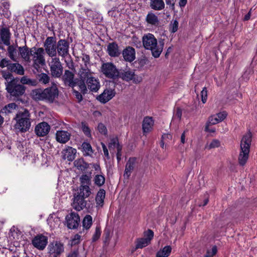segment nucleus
<instances>
[{"mask_svg":"<svg viewBox=\"0 0 257 257\" xmlns=\"http://www.w3.org/2000/svg\"><path fill=\"white\" fill-rule=\"evenodd\" d=\"M33 99L36 101H44L48 103H53L58 98L59 90L57 85L53 83L51 86L45 89H35L31 93Z\"/></svg>","mask_w":257,"mask_h":257,"instance_id":"f257e3e1","label":"nucleus"},{"mask_svg":"<svg viewBox=\"0 0 257 257\" xmlns=\"http://www.w3.org/2000/svg\"><path fill=\"white\" fill-rule=\"evenodd\" d=\"M142 43L145 49L150 50L154 57L158 58L160 57L164 46L163 40H159L158 42L153 34L147 33L143 36Z\"/></svg>","mask_w":257,"mask_h":257,"instance_id":"f03ea898","label":"nucleus"},{"mask_svg":"<svg viewBox=\"0 0 257 257\" xmlns=\"http://www.w3.org/2000/svg\"><path fill=\"white\" fill-rule=\"evenodd\" d=\"M251 138V133L248 132L242 137L241 140L238 156V164L241 166H244L249 158Z\"/></svg>","mask_w":257,"mask_h":257,"instance_id":"7ed1b4c3","label":"nucleus"},{"mask_svg":"<svg viewBox=\"0 0 257 257\" xmlns=\"http://www.w3.org/2000/svg\"><path fill=\"white\" fill-rule=\"evenodd\" d=\"M6 90L11 96L15 97L19 100V97L25 92L26 87L21 84L19 80L13 79L8 83H6Z\"/></svg>","mask_w":257,"mask_h":257,"instance_id":"20e7f679","label":"nucleus"},{"mask_svg":"<svg viewBox=\"0 0 257 257\" xmlns=\"http://www.w3.org/2000/svg\"><path fill=\"white\" fill-rule=\"evenodd\" d=\"M30 114L28 110H25L23 112H19L17 114L15 119L17 120L16 128L22 132H25L29 130L31 126L30 121Z\"/></svg>","mask_w":257,"mask_h":257,"instance_id":"39448f33","label":"nucleus"},{"mask_svg":"<svg viewBox=\"0 0 257 257\" xmlns=\"http://www.w3.org/2000/svg\"><path fill=\"white\" fill-rule=\"evenodd\" d=\"M100 71L107 78L115 80L119 78V71L111 62L102 63L100 67Z\"/></svg>","mask_w":257,"mask_h":257,"instance_id":"423d86ee","label":"nucleus"},{"mask_svg":"<svg viewBox=\"0 0 257 257\" xmlns=\"http://www.w3.org/2000/svg\"><path fill=\"white\" fill-rule=\"evenodd\" d=\"M32 60L33 61V66L37 69L40 66H43L45 64V59L44 58V49L43 48L33 47L32 50Z\"/></svg>","mask_w":257,"mask_h":257,"instance_id":"0eeeda50","label":"nucleus"},{"mask_svg":"<svg viewBox=\"0 0 257 257\" xmlns=\"http://www.w3.org/2000/svg\"><path fill=\"white\" fill-rule=\"evenodd\" d=\"M44 51L49 57H53L57 55V42L55 38L48 37L44 43Z\"/></svg>","mask_w":257,"mask_h":257,"instance_id":"6e6552de","label":"nucleus"},{"mask_svg":"<svg viewBox=\"0 0 257 257\" xmlns=\"http://www.w3.org/2000/svg\"><path fill=\"white\" fill-rule=\"evenodd\" d=\"M1 67H7L9 71L18 75H22L24 74V69L22 65L18 63H11L10 61L6 58L2 60Z\"/></svg>","mask_w":257,"mask_h":257,"instance_id":"1a4fd4ad","label":"nucleus"},{"mask_svg":"<svg viewBox=\"0 0 257 257\" xmlns=\"http://www.w3.org/2000/svg\"><path fill=\"white\" fill-rule=\"evenodd\" d=\"M51 75L55 78L60 77L63 73V67L58 58H54L49 63Z\"/></svg>","mask_w":257,"mask_h":257,"instance_id":"9d476101","label":"nucleus"},{"mask_svg":"<svg viewBox=\"0 0 257 257\" xmlns=\"http://www.w3.org/2000/svg\"><path fill=\"white\" fill-rule=\"evenodd\" d=\"M80 221L79 215L74 212H71L65 217V222L69 229L76 228L79 224Z\"/></svg>","mask_w":257,"mask_h":257,"instance_id":"9b49d317","label":"nucleus"},{"mask_svg":"<svg viewBox=\"0 0 257 257\" xmlns=\"http://www.w3.org/2000/svg\"><path fill=\"white\" fill-rule=\"evenodd\" d=\"M48 253L52 257H57L64 251L63 244L59 241L50 242L48 246Z\"/></svg>","mask_w":257,"mask_h":257,"instance_id":"f8f14e48","label":"nucleus"},{"mask_svg":"<svg viewBox=\"0 0 257 257\" xmlns=\"http://www.w3.org/2000/svg\"><path fill=\"white\" fill-rule=\"evenodd\" d=\"M69 44L65 39H60L57 42V54L65 58L69 55Z\"/></svg>","mask_w":257,"mask_h":257,"instance_id":"ddd939ff","label":"nucleus"},{"mask_svg":"<svg viewBox=\"0 0 257 257\" xmlns=\"http://www.w3.org/2000/svg\"><path fill=\"white\" fill-rule=\"evenodd\" d=\"M33 245L39 250H43L48 243V237L42 234H37L32 240Z\"/></svg>","mask_w":257,"mask_h":257,"instance_id":"4468645a","label":"nucleus"},{"mask_svg":"<svg viewBox=\"0 0 257 257\" xmlns=\"http://www.w3.org/2000/svg\"><path fill=\"white\" fill-rule=\"evenodd\" d=\"M50 130V126L45 121L38 123L35 127V132L39 137H44L46 136Z\"/></svg>","mask_w":257,"mask_h":257,"instance_id":"2eb2a0df","label":"nucleus"},{"mask_svg":"<svg viewBox=\"0 0 257 257\" xmlns=\"http://www.w3.org/2000/svg\"><path fill=\"white\" fill-rule=\"evenodd\" d=\"M83 197L78 194L74 195L73 201L72 204L73 208L77 211L82 210L85 206L86 202Z\"/></svg>","mask_w":257,"mask_h":257,"instance_id":"dca6fc26","label":"nucleus"},{"mask_svg":"<svg viewBox=\"0 0 257 257\" xmlns=\"http://www.w3.org/2000/svg\"><path fill=\"white\" fill-rule=\"evenodd\" d=\"M62 78L66 86L73 88L76 85V82L74 79V74L69 70H66L65 71Z\"/></svg>","mask_w":257,"mask_h":257,"instance_id":"f3484780","label":"nucleus"},{"mask_svg":"<svg viewBox=\"0 0 257 257\" xmlns=\"http://www.w3.org/2000/svg\"><path fill=\"white\" fill-rule=\"evenodd\" d=\"M122 54L125 61L132 62L136 59V51L132 47H126L122 51Z\"/></svg>","mask_w":257,"mask_h":257,"instance_id":"a211bd4d","label":"nucleus"},{"mask_svg":"<svg viewBox=\"0 0 257 257\" xmlns=\"http://www.w3.org/2000/svg\"><path fill=\"white\" fill-rule=\"evenodd\" d=\"M115 94L114 89H105L102 93L100 94L97 99L101 103H105L112 98Z\"/></svg>","mask_w":257,"mask_h":257,"instance_id":"6ab92c4d","label":"nucleus"},{"mask_svg":"<svg viewBox=\"0 0 257 257\" xmlns=\"http://www.w3.org/2000/svg\"><path fill=\"white\" fill-rule=\"evenodd\" d=\"M136 158H130L125 165V170L123 176L125 178L128 179L131 176L133 171L136 166Z\"/></svg>","mask_w":257,"mask_h":257,"instance_id":"aec40b11","label":"nucleus"},{"mask_svg":"<svg viewBox=\"0 0 257 257\" xmlns=\"http://www.w3.org/2000/svg\"><path fill=\"white\" fill-rule=\"evenodd\" d=\"M19 55L27 62H31L30 56L32 53V48L29 49L26 45L23 47H18Z\"/></svg>","mask_w":257,"mask_h":257,"instance_id":"412c9836","label":"nucleus"},{"mask_svg":"<svg viewBox=\"0 0 257 257\" xmlns=\"http://www.w3.org/2000/svg\"><path fill=\"white\" fill-rule=\"evenodd\" d=\"M71 134L65 131H57L56 134V141L61 144H65L70 140Z\"/></svg>","mask_w":257,"mask_h":257,"instance_id":"4be33fe9","label":"nucleus"},{"mask_svg":"<svg viewBox=\"0 0 257 257\" xmlns=\"http://www.w3.org/2000/svg\"><path fill=\"white\" fill-rule=\"evenodd\" d=\"M107 52L110 56L113 57H118L121 53V51L116 42H111L108 44Z\"/></svg>","mask_w":257,"mask_h":257,"instance_id":"5701e85b","label":"nucleus"},{"mask_svg":"<svg viewBox=\"0 0 257 257\" xmlns=\"http://www.w3.org/2000/svg\"><path fill=\"white\" fill-rule=\"evenodd\" d=\"M76 150L71 147H68L62 152L63 158L69 161L74 160L76 156Z\"/></svg>","mask_w":257,"mask_h":257,"instance_id":"b1692460","label":"nucleus"},{"mask_svg":"<svg viewBox=\"0 0 257 257\" xmlns=\"http://www.w3.org/2000/svg\"><path fill=\"white\" fill-rule=\"evenodd\" d=\"M79 75L80 80L86 81L89 80L93 77V73L91 72L90 70L88 67H82L79 71Z\"/></svg>","mask_w":257,"mask_h":257,"instance_id":"393cba45","label":"nucleus"},{"mask_svg":"<svg viewBox=\"0 0 257 257\" xmlns=\"http://www.w3.org/2000/svg\"><path fill=\"white\" fill-rule=\"evenodd\" d=\"M86 83L88 88L92 92H97L100 88V85L99 80L94 77L86 81Z\"/></svg>","mask_w":257,"mask_h":257,"instance_id":"a878e982","label":"nucleus"},{"mask_svg":"<svg viewBox=\"0 0 257 257\" xmlns=\"http://www.w3.org/2000/svg\"><path fill=\"white\" fill-rule=\"evenodd\" d=\"M145 20L148 25L152 26L157 27L160 24V21L158 16L153 12H149L146 16Z\"/></svg>","mask_w":257,"mask_h":257,"instance_id":"bb28decb","label":"nucleus"},{"mask_svg":"<svg viewBox=\"0 0 257 257\" xmlns=\"http://www.w3.org/2000/svg\"><path fill=\"white\" fill-rule=\"evenodd\" d=\"M154 121L152 117H145L144 118L142 123V128L144 134L148 133L151 132L153 128Z\"/></svg>","mask_w":257,"mask_h":257,"instance_id":"cd10ccee","label":"nucleus"},{"mask_svg":"<svg viewBox=\"0 0 257 257\" xmlns=\"http://www.w3.org/2000/svg\"><path fill=\"white\" fill-rule=\"evenodd\" d=\"M135 74L134 71L131 70H122L119 71V77L121 78L123 80L129 81L133 80L134 82H136L135 80Z\"/></svg>","mask_w":257,"mask_h":257,"instance_id":"c85d7f7f","label":"nucleus"},{"mask_svg":"<svg viewBox=\"0 0 257 257\" xmlns=\"http://www.w3.org/2000/svg\"><path fill=\"white\" fill-rule=\"evenodd\" d=\"M8 55L11 60L13 61H17L18 58L19 50L17 49L18 46H15L14 45H8Z\"/></svg>","mask_w":257,"mask_h":257,"instance_id":"c756f323","label":"nucleus"},{"mask_svg":"<svg viewBox=\"0 0 257 257\" xmlns=\"http://www.w3.org/2000/svg\"><path fill=\"white\" fill-rule=\"evenodd\" d=\"M150 7L155 11L163 10L165 7L163 0H150Z\"/></svg>","mask_w":257,"mask_h":257,"instance_id":"7c9ffc66","label":"nucleus"},{"mask_svg":"<svg viewBox=\"0 0 257 257\" xmlns=\"http://www.w3.org/2000/svg\"><path fill=\"white\" fill-rule=\"evenodd\" d=\"M0 35L2 40L4 44L9 45L10 44V33L9 30L7 28H3L1 31Z\"/></svg>","mask_w":257,"mask_h":257,"instance_id":"2f4dec72","label":"nucleus"},{"mask_svg":"<svg viewBox=\"0 0 257 257\" xmlns=\"http://www.w3.org/2000/svg\"><path fill=\"white\" fill-rule=\"evenodd\" d=\"M105 196V191L103 189H99L95 197V201L97 206H99L101 207L103 206Z\"/></svg>","mask_w":257,"mask_h":257,"instance_id":"473e14b6","label":"nucleus"},{"mask_svg":"<svg viewBox=\"0 0 257 257\" xmlns=\"http://www.w3.org/2000/svg\"><path fill=\"white\" fill-rule=\"evenodd\" d=\"M77 193L84 198H87L90 196L91 192L89 186L87 185H80L79 191Z\"/></svg>","mask_w":257,"mask_h":257,"instance_id":"72a5a7b5","label":"nucleus"},{"mask_svg":"<svg viewBox=\"0 0 257 257\" xmlns=\"http://www.w3.org/2000/svg\"><path fill=\"white\" fill-rule=\"evenodd\" d=\"M172 251V247L170 245L165 246L162 249H160L156 253V257H168Z\"/></svg>","mask_w":257,"mask_h":257,"instance_id":"f704fd0d","label":"nucleus"},{"mask_svg":"<svg viewBox=\"0 0 257 257\" xmlns=\"http://www.w3.org/2000/svg\"><path fill=\"white\" fill-rule=\"evenodd\" d=\"M74 165L81 171H84L89 167V164L85 163L83 159H78L75 161Z\"/></svg>","mask_w":257,"mask_h":257,"instance_id":"c9c22d12","label":"nucleus"},{"mask_svg":"<svg viewBox=\"0 0 257 257\" xmlns=\"http://www.w3.org/2000/svg\"><path fill=\"white\" fill-rule=\"evenodd\" d=\"M94 183L98 187H101L105 183V179L103 175L101 174L96 175L93 179Z\"/></svg>","mask_w":257,"mask_h":257,"instance_id":"e433bc0d","label":"nucleus"},{"mask_svg":"<svg viewBox=\"0 0 257 257\" xmlns=\"http://www.w3.org/2000/svg\"><path fill=\"white\" fill-rule=\"evenodd\" d=\"M150 243L149 239L144 238H138L136 241V248H142L147 246Z\"/></svg>","mask_w":257,"mask_h":257,"instance_id":"4c0bfd02","label":"nucleus"},{"mask_svg":"<svg viewBox=\"0 0 257 257\" xmlns=\"http://www.w3.org/2000/svg\"><path fill=\"white\" fill-rule=\"evenodd\" d=\"M18 107L17 105L15 103H10L6 105L2 109V111L3 113L6 114L12 113Z\"/></svg>","mask_w":257,"mask_h":257,"instance_id":"58836bf2","label":"nucleus"},{"mask_svg":"<svg viewBox=\"0 0 257 257\" xmlns=\"http://www.w3.org/2000/svg\"><path fill=\"white\" fill-rule=\"evenodd\" d=\"M92 224V218L90 215H86L82 221L83 228L88 229Z\"/></svg>","mask_w":257,"mask_h":257,"instance_id":"ea45409f","label":"nucleus"},{"mask_svg":"<svg viewBox=\"0 0 257 257\" xmlns=\"http://www.w3.org/2000/svg\"><path fill=\"white\" fill-rule=\"evenodd\" d=\"M81 147L85 155L89 156L93 153L92 147L89 143L84 142L82 143Z\"/></svg>","mask_w":257,"mask_h":257,"instance_id":"a19ab883","label":"nucleus"},{"mask_svg":"<svg viewBox=\"0 0 257 257\" xmlns=\"http://www.w3.org/2000/svg\"><path fill=\"white\" fill-rule=\"evenodd\" d=\"M91 175H88L86 174L82 175L80 178L81 185H87L89 186L91 184Z\"/></svg>","mask_w":257,"mask_h":257,"instance_id":"79ce46f5","label":"nucleus"},{"mask_svg":"<svg viewBox=\"0 0 257 257\" xmlns=\"http://www.w3.org/2000/svg\"><path fill=\"white\" fill-rule=\"evenodd\" d=\"M38 79L41 83L47 84L49 83L50 78L47 74L42 73L38 75Z\"/></svg>","mask_w":257,"mask_h":257,"instance_id":"37998d69","label":"nucleus"},{"mask_svg":"<svg viewBox=\"0 0 257 257\" xmlns=\"http://www.w3.org/2000/svg\"><path fill=\"white\" fill-rule=\"evenodd\" d=\"M178 22L176 20H172L169 25V31L172 33H175L178 29Z\"/></svg>","mask_w":257,"mask_h":257,"instance_id":"c03bdc74","label":"nucleus"},{"mask_svg":"<svg viewBox=\"0 0 257 257\" xmlns=\"http://www.w3.org/2000/svg\"><path fill=\"white\" fill-rule=\"evenodd\" d=\"M118 146H121L118 142V140L117 137H114L110 139V142L108 144V148L110 150L111 149H114L116 148L117 150V147Z\"/></svg>","mask_w":257,"mask_h":257,"instance_id":"a18cd8bd","label":"nucleus"},{"mask_svg":"<svg viewBox=\"0 0 257 257\" xmlns=\"http://www.w3.org/2000/svg\"><path fill=\"white\" fill-rule=\"evenodd\" d=\"M0 8L3 9V11L5 12V14L7 15H9L10 13L9 12V9L10 8V4L9 2L7 1H2L0 3Z\"/></svg>","mask_w":257,"mask_h":257,"instance_id":"49530a36","label":"nucleus"},{"mask_svg":"<svg viewBox=\"0 0 257 257\" xmlns=\"http://www.w3.org/2000/svg\"><path fill=\"white\" fill-rule=\"evenodd\" d=\"M81 128L86 136L91 137V132L88 126L84 122L81 123Z\"/></svg>","mask_w":257,"mask_h":257,"instance_id":"de8ad7c7","label":"nucleus"},{"mask_svg":"<svg viewBox=\"0 0 257 257\" xmlns=\"http://www.w3.org/2000/svg\"><path fill=\"white\" fill-rule=\"evenodd\" d=\"M144 238L149 240L150 242L154 237V232L151 229H148L144 232Z\"/></svg>","mask_w":257,"mask_h":257,"instance_id":"09e8293b","label":"nucleus"},{"mask_svg":"<svg viewBox=\"0 0 257 257\" xmlns=\"http://www.w3.org/2000/svg\"><path fill=\"white\" fill-rule=\"evenodd\" d=\"M217 247L216 246L212 247L211 250H208L204 257H212L217 252Z\"/></svg>","mask_w":257,"mask_h":257,"instance_id":"8fccbe9b","label":"nucleus"},{"mask_svg":"<svg viewBox=\"0 0 257 257\" xmlns=\"http://www.w3.org/2000/svg\"><path fill=\"white\" fill-rule=\"evenodd\" d=\"M201 100L203 103H205L207 99V90L206 87H204L201 92Z\"/></svg>","mask_w":257,"mask_h":257,"instance_id":"3c124183","label":"nucleus"},{"mask_svg":"<svg viewBox=\"0 0 257 257\" xmlns=\"http://www.w3.org/2000/svg\"><path fill=\"white\" fill-rule=\"evenodd\" d=\"M218 122H219V121L218 120L216 117H215V115H212L209 117L208 120L207 121L206 123L212 125L217 124Z\"/></svg>","mask_w":257,"mask_h":257,"instance_id":"603ef678","label":"nucleus"},{"mask_svg":"<svg viewBox=\"0 0 257 257\" xmlns=\"http://www.w3.org/2000/svg\"><path fill=\"white\" fill-rule=\"evenodd\" d=\"M97 128H98V130L100 134L104 135H105L107 134V131L106 127L103 124H102L101 123H99L98 125Z\"/></svg>","mask_w":257,"mask_h":257,"instance_id":"864d4df0","label":"nucleus"},{"mask_svg":"<svg viewBox=\"0 0 257 257\" xmlns=\"http://www.w3.org/2000/svg\"><path fill=\"white\" fill-rule=\"evenodd\" d=\"M79 87L80 90L83 94H85L87 92V84H85V81L80 80V82L79 83Z\"/></svg>","mask_w":257,"mask_h":257,"instance_id":"5fc2aeb1","label":"nucleus"},{"mask_svg":"<svg viewBox=\"0 0 257 257\" xmlns=\"http://www.w3.org/2000/svg\"><path fill=\"white\" fill-rule=\"evenodd\" d=\"M220 146V142L217 140H213L207 147L209 149L218 147Z\"/></svg>","mask_w":257,"mask_h":257,"instance_id":"6e6d98bb","label":"nucleus"},{"mask_svg":"<svg viewBox=\"0 0 257 257\" xmlns=\"http://www.w3.org/2000/svg\"><path fill=\"white\" fill-rule=\"evenodd\" d=\"M82 60L84 63V65H85L84 67H88L87 65H88V64H89V63H90L89 56L87 54H83Z\"/></svg>","mask_w":257,"mask_h":257,"instance_id":"4d7b16f0","label":"nucleus"},{"mask_svg":"<svg viewBox=\"0 0 257 257\" xmlns=\"http://www.w3.org/2000/svg\"><path fill=\"white\" fill-rule=\"evenodd\" d=\"M182 110L180 107H177L174 114V117L177 118L180 121L181 119Z\"/></svg>","mask_w":257,"mask_h":257,"instance_id":"13d9d810","label":"nucleus"},{"mask_svg":"<svg viewBox=\"0 0 257 257\" xmlns=\"http://www.w3.org/2000/svg\"><path fill=\"white\" fill-rule=\"evenodd\" d=\"M81 236L78 234L74 235L73 238L71 240L72 245H75L79 243Z\"/></svg>","mask_w":257,"mask_h":257,"instance_id":"bf43d9fd","label":"nucleus"},{"mask_svg":"<svg viewBox=\"0 0 257 257\" xmlns=\"http://www.w3.org/2000/svg\"><path fill=\"white\" fill-rule=\"evenodd\" d=\"M121 150H122V146H118L117 147V153H116V158L117 162H119L121 159Z\"/></svg>","mask_w":257,"mask_h":257,"instance_id":"052dcab7","label":"nucleus"},{"mask_svg":"<svg viewBox=\"0 0 257 257\" xmlns=\"http://www.w3.org/2000/svg\"><path fill=\"white\" fill-rule=\"evenodd\" d=\"M101 146H102V148L103 149V151L104 156L107 158V159L109 160L110 159V157H109L108 151L107 149L106 146L105 145V144L104 143H101Z\"/></svg>","mask_w":257,"mask_h":257,"instance_id":"680f3d73","label":"nucleus"},{"mask_svg":"<svg viewBox=\"0 0 257 257\" xmlns=\"http://www.w3.org/2000/svg\"><path fill=\"white\" fill-rule=\"evenodd\" d=\"M3 77L7 80L8 83L9 80H12L14 78H12L13 75L10 73H3Z\"/></svg>","mask_w":257,"mask_h":257,"instance_id":"e2e57ef3","label":"nucleus"},{"mask_svg":"<svg viewBox=\"0 0 257 257\" xmlns=\"http://www.w3.org/2000/svg\"><path fill=\"white\" fill-rule=\"evenodd\" d=\"M215 115V117H216V118H217L219 122H220L225 119V114L224 112H219Z\"/></svg>","mask_w":257,"mask_h":257,"instance_id":"0e129e2a","label":"nucleus"},{"mask_svg":"<svg viewBox=\"0 0 257 257\" xmlns=\"http://www.w3.org/2000/svg\"><path fill=\"white\" fill-rule=\"evenodd\" d=\"M100 234L101 232L100 230L98 228H96L95 230V232L93 236V240L95 241L97 239H98V238L100 237Z\"/></svg>","mask_w":257,"mask_h":257,"instance_id":"69168bd1","label":"nucleus"},{"mask_svg":"<svg viewBox=\"0 0 257 257\" xmlns=\"http://www.w3.org/2000/svg\"><path fill=\"white\" fill-rule=\"evenodd\" d=\"M73 93L74 95L75 96L76 98L78 99L79 101H81L82 99V96L81 94L78 91L73 89Z\"/></svg>","mask_w":257,"mask_h":257,"instance_id":"338daca9","label":"nucleus"},{"mask_svg":"<svg viewBox=\"0 0 257 257\" xmlns=\"http://www.w3.org/2000/svg\"><path fill=\"white\" fill-rule=\"evenodd\" d=\"M78 254V249H76L69 253L67 257H77Z\"/></svg>","mask_w":257,"mask_h":257,"instance_id":"774afa93","label":"nucleus"}]
</instances>
